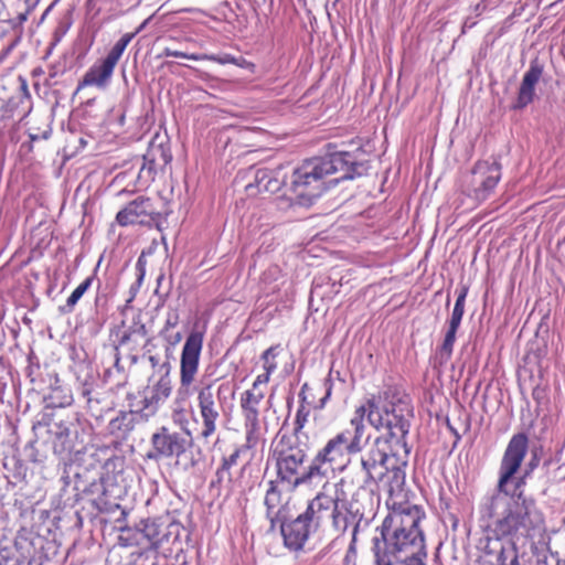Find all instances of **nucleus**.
Here are the masks:
<instances>
[{
    "label": "nucleus",
    "instance_id": "49530a36",
    "mask_svg": "<svg viewBox=\"0 0 565 565\" xmlns=\"http://www.w3.org/2000/svg\"><path fill=\"white\" fill-rule=\"evenodd\" d=\"M356 556V543L354 544V553H350L349 550L347 551V554H345V557H344V562H345V565H349V563L354 559Z\"/></svg>",
    "mask_w": 565,
    "mask_h": 565
},
{
    "label": "nucleus",
    "instance_id": "1a4fd4ad",
    "mask_svg": "<svg viewBox=\"0 0 565 565\" xmlns=\"http://www.w3.org/2000/svg\"><path fill=\"white\" fill-rule=\"evenodd\" d=\"M358 494L359 491L353 494V500L350 502L341 498L330 514L332 527L339 534H344L349 526H353L349 544L350 553H354V544L358 541L359 531L369 525V520L364 518V510L354 501Z\"/></svg>",
    "mask_w": 565,
    "mask_h": 565
},
{
    "label": "nucleus",
    "instance_id": "4468645a",
    "mask_svg": "<svg viewBox=\"0 0 565 565\" xmlns=\"http://www.w3.org/2000/svg\"><path fill=\"white\" fill-rule=\"evenodd\" d=\"M159 216L160 212L152 199L139 195L117 213L116 221L121 226L143 225L156 221Z\"/></svg>",
    "mask_w": 565,
    "mask_h": 565
},
{
    "label": "nucleus",
    "instance_id": "09e8293b",
    "mask_svg": "<svg viewBox=\"0 0 565 565\" xmlns=\"http://www.w3.org/2000/svg\"><path fill=\"white\" fill-rule=\"evenodd\" d=\"M551 559L555 561L556 565H565V559H561L557 555L551 554Z\"/></svg>",
    "mask_w": 565,
    "mask_h": 565
},
{
    "label": "nucleus",
    "instance_id": "b1692460",
    "mask_svg": "<svg viewBox=\"0 0 565 565\" xmlns=\"http://www.w3.org/2000/svg\"><path fill=\"white\" fill-rule=\"evenodd\" d=\"M73 396L70 390L55 386L52 387L51 392L45 396V403L47 407H66L72 404Z\"/></svg>",
    "mask_w": 565,
    "mask_h": 565
},
{
    "label": "nucleus",
    "instance_id": "c756f323",
    "mask_svg": "<svg viewBox=\"0 0 565 565\" xmlns=\"http://www.w3.org/2000/svg\"><path fill=\"white\" fill-rule=\"evenodd\" d=\"M142 533L152 546L158 547L163 543V535H161L159 526L153 521H148L143 525Z\"/></svg>",
    "mask_w": 565,
    "mask_h": 565
},
{
    "label": "nucleus",
    "instance_id": "ddd939ff",
    "mask_svg": "<svg viewBox=\"0 0 565 565\" xmlns=\"http://www.w3.org/2000/svg\"><path fill=\"white\" fill-rule=\"evenodd\" d=\"M47 434L52 444L53 454L61 460L72 459L73 454H78L77 429L72 419L52 422L47 425Z\"/></svg>",
    "mask_w": 565,
    "mask_h": 565
},
{
    "label": "nucleus",
    "instance_id": "39448f33",
    "mask_svg": "<svg viewBox=\"0 0 565 565\" xmlns=\"http://www.w3.org/2000/svg\"><path fill=\"white\" fill-rule=\"evenodd\" d=\"M388 436L374 439L372 446L360 457L359 489L372 486L383 487L390 494L402 489L405 483L404 467L407 463V452L396 445L388 430Z\"/></svg>",
    "mask_w": 565,
    "mask_h": 565
},
{
    "label": "nucleus",
    "instance_id": "c03bdc74",
    "mask_svg": "<svg viewBox=\"0 0 565 565\" xmlns=\"http://www.w3.org/2000/svg\"><path fill=\"white\" fill-rule=\"evenodd\" d=\"M93 279H94L93 276H89L77 286V288L82 291V294H85L89 289V287L92 286Z\"/></svg>",
    "mask_w": 565,
    "mask_h": 565
},
{
    "label": "nucleus",
    "instance_id": "473e14b6",
    "mask_svg": "<svg viewBox=\"0 0 565 565\" xmlns=\"http://www.w3.org/2000/svg\"><path fill=\"white\" fill-rule=\"evenodd\" d=\"M270 375H271V373H268V372H265L263 374L257 375L255 381H254V383H253V385H252V388L245 391L244 393H252V392H254L255 394H260L262 395V401H263L264 397H265V393L259 388V386L267 384L269 379H270Z\"/></svg>",
    "mask_w": 565,
    "mask_h": 565
},
{
    "label": "nucleus",
    "instance_id": "0eeeda50",
    "mask_svg": "<svg viewBox=\"0 0 565 565\" xmlns=\"http://www.w3.org/2000/svg\"><path fill=\"white\" fill-rule=\"evenodd\" d=\"M134 38L135 33L124 34L115 43L106 57L95 62L87 70L79 82L77 89L88 86L96 87L98 89H106L110 84L116 65Z\"/></svg>",
    "mask_w": 565,
    "mask_h": 565
},
{
    "label": "nucleus",
    "instance_id": "a878e982",
    "mask_svg": "<svg viewBox=\"0 0 565 565\" xmlns=\"http://www.w3.org/2000/svg\"><path fill=\"white\" fill-rule=\"evenodd\" d=\"M132 416L129 413H120L108 424L110 434L124 436L132 429Z\"/></svg>",
    "mask_w": 565,
    "mask_h": 565
},
{
    "label": "nucleus",
    "instance_id": "bb28decb",
    "mask_svg": "<svg viewBox=\"0 0 565 565\" xmlns=\"http://www.w3.org/2000/svg\"><path fill=\"white\" fill-rule=\"evenodd\" d=\"M458 328H459V326H452V324L448 323V329L446 331L445 339H444L443 344L440 345L439 352H438L441 363L447 362L452 354L454 344L456 341V333H457Z\"/></svg>",
    "mask_w": 565,
    "mask_h": 565
},
{
    "label": "nucleus",
    "instance_id": "7ed1b4c3",
    "mask_svg": "<svg viewBox=\"0 0 565 565\" xmlns=\"http://www.w3.org/2000/svg\"><path fill=\"white\" fill-rule=\"evenodd\" d=\"M425 512L415 504L405 503L392 511L372 539L376 565H425L427 557L420 522Z\"/></svg>",
    "mask_w": 565,
    "mask_h": 565
},
{
    "label": "nucleus",
    "instance_id": "79ce46f5",
    "mask_svg": "<svg viewBox=\"0 0 565 565\" xmlns=\"http://www.w3.org/2000/svg\"><path fill=\"white\" fill-rule=\"evenodd\" d=\"M81 395L86 399L87 404H90L93 398H92V392H93V386L92 384H88V383H83L82 384V387H81Z\"/></svg>",
    "mask_w": 565,
    "mask_h": 565
},
{
    "label": "nucleus",
    "instance_id": "cd10ccee",
    "mask_svg": "<svg viewBox=\"0 0 565 565\" xmlns=\"http://www.w3.org/2000/svg\"><path fill=\"white\" fill-rule=\"evenodd\" d=\"M231 467L221 462L220 467L216 469L214 478L210 482L211 489H216L220 492L223 488L230 487L232 483V473Z\"/></svg>",
    "mask_w": 565,
    "mask_h": 565
},
{
    "label": "nucleus",
    "instance_id": "6e6552de",
    "mask_svg": "<svg viewBox=\"0 0 565 565\" xmlns=\"http://www.w3.org/2000/svg\"><path fill=\"white\" fill-rule=\"evenodd\" d=\"M214 382L204 383L198 390V407L201 418V438L207 440L217 429V422L221 417V405L216 402L215 394L218 399L223 392L227 391L228 385L223 383L218 385L216 392L213 390Z\"/></svg>",
    "mask_w": 565,
    "mask_h": 565
},
{
    "label": "nucleus",
    "instance_id": "2f4dec72",
    "mask_svg": "<svg viewBox=\"0 0 565 565\" xmlns=\"http://www.w3.org/2000/svg\"><path fill=\"white\" fill-rule=\"evenodd\" d=\"M180 322V315L178 309H169L167 312L166 321L163 328L160 331V334H164L169 332L171 329L175 328Z\"/></svg>",
    "mask_w": 565,
    "mask_h": 565
},
{
    "label": "nucleus",
    "instance_id": "7c9ffc66",
    "mask_svg": "<svg viewBox=\"0 0 565 565\" xmlns=\"http://www.w3.org/2000/svg\"><path fill=\"white\" fill-rule=\"evenodd\" d=\"M160 57H180V58H188L192 61H204L203 54H196V53H185L177 50H172L170 47L163 49L162 53L160 54Z\"/></svg>",
    "mask_w": 565,
    "mask_h": 565
},
{
    "label": "nucleus",
    "instance_id": "6ab92c4d",
    "mask_svg": "<svg viewBox=\"0 0 565 565\" xmlns=\"http://www.w3.org/2000/svg\"><path fill=\"white\" fill-rule=\"evenodd\" d=\"M544 67L537 60L531 61L529 70L523 75L514 109H523L533 102L535 85L541 79Z\"/></svg>",
    "mask_w": 565,
    "mask_h": 565
},
{
    "label": "nucleus",
    "instance_id": "aec40b11",
    "mask_svg": "<svg viewBox=\"0 0 565 565\" xmlns=\"http://www.w3.org/2000/svg\"><path fill=\"white\" fill-rule=\"evenodd\" d=\"M341 500L340 494L335 491L334 494L330 493L327 483L322 487L321 491L308 503L305 513L319 526L324 513L334 510V505Z\"/></svg>",
    "mask_w": 565,
    "mask_h": 565
},
{
    "label": "nucleus",
    "instance_id": "3c124183",
    "mask_svg": "<svg viewBox=\"0 0 565 565\" xmlns=\"http://www.w3.org/2000/svg\"><path fill=\"white\" fill-rule=\"evenodd\" d=\"M128 340H129V334H124V335L120 338L119 343L122 345V344H125Z\"/></svg>",
    "mask_w": 565,
    "mask_h": 565
},
{
    "label": "nucleus",
    "instance_id": "f8f14e48",
    "mask_svg": "<svg viewBox=\"0 0 565 565\" xmlns=\"http://www.w3.org/2000/svg\"><path fill=\"white\" fill-rule=\"evenodd\" d=\"M501 179V166L497 161H478L472 170L468 194L478 203L493 192Z\"/></svg>",
    "mask_w": 565,
    "mask_h": 565
},
{
    "label": "nucleus",
    "instance_id": "a211bd4d",
    "mask_svg": "<svg viewBox=\"0 0 565 565\" xmlns=\"http://www.w3.org/2000/svg\"><path fill=\"white\" fill-rule=\"evenodd\" d=\"M152 447L158 457L172 458L180 457L186 451L190 445V438L180 433H172L166 427H161L151 437Z\"/></svg>",
    "mask_w": 565,
    "mask_h": 565
},
{
    "label": "nucleus",
    "instance_id": "58836bf2",
    "mask_svg": "<svg viewBox=\"0 0 565 565\" xmlns=\"http://www.w3.org/2000/svg\"><path fill=\"white\" fill-rule=\"evenodd\" d=\"M164 341L170 345V347H175L178 343H180V341L182 340V333L181 332H175V333H164V334H160Z\"/></svg>",
    "mask_w": 565,
    "mask_h": 565
},
{
    "label": "nucleus",
    "instance_id": "e433bc0d",
    "mask_svg": "<svg viewBox=\"0 0 565 565\" xmlns=\"http://www.w3.org/2000/svg\"><path fill=\"white\" fill-rule=\"evenodd\" d=\"M243 448H245V447L244 446L243 447H238L230 456L223 457L222 462L225 463L226 466L231 467V468L236 466L237 465V460H238V458L241 456V451H242Z\"/></svg>",
    "mask_w": 565,
    "mask_h": 565
},
{
    "label": "nucleus",
    "instance_id": "f257e3e1",
    "mask_svg": "<svg viewBox=\"0 0 565 565\" xmlns=\"http://www.w3.org/2000/svg\"><path fill=\"white\" fill-rule=\"evenodd\" d=\"M413 416L409 397L399 387L385 385L355 409L348 428L337 433L317 451L311 459V473L321 481L345 470L350 462L349 455L361 452L366 444L365 417L377 431L388 430L396 438V445L407 452L406 437Z\"/></svg>",
    "mask_w": 565,
    "mask_h": 565
},
{
    "label": "nucleus",
    "instance_id": "72a5a7b5",
    "mask_svg": "<svg viewBox=\"0 0 565 565\" xmlns=\"http://www.w3.org/2000/svg\"><path fill=\"white\" fill-rule=\"evenodd\" d=\"M203 56H205L204 61L216 62L221 65L237 63V58L231 54H224L222 56L215 54H203Z\"/></svg>",
    "mask_w": 565,
    "mask_h": 565
},
{
    "label": "nucleus",
    "instance_id": "ea45409f",
    "mask_svg": "<svg viewBox=\"0 0 565 565\" xmlns=\"http://www.w3.org/2000/svg\"><path fill=\"white\" fill-rule=\"evenodd\" d=\"M331 375H332V372L329 373V376L324 381V386H326V395L321 398L320 401V407H323L324 404L327 403V401L330 398L331 396V393H332V379H331Z\"/></svg>",
    "mask_w": 565,
    "mask_h": 565
},
{
    "label": "nucleus",
    "instance_id": "4c0bfd02",
    "mask_svg": "<svg viewBox=\"0 0 565 565\" xmlns=\"http://www.w3.org/2000/svg\"><path fill=\"white\" fill-rule=\"evenodd\" d=\"M529 473H530V471L524 473L522 477H518L515 479H514V477L512 478V480L510 482H512L514 480V487H513L512 491L510 490V493L519 492L521 494H525L524 490H523V486L525 484V479H526Z\"/></svg>",
    "mask_w": 565,
    "mask_h": 565
},
{
    "label": "nucleus",
    "instance_id": "603ef678",
    "mask_svg": "<svg viewBox=\"0 0 565 565\" xmlns=\"http://www.w3.org/2000/svg\"><path fill=\"white\" fill-rule=\"evenodd\" d=\"M537 564H539V565H547V557H546V556H544V559H542V561H541V559H539Z\"/></svg>",
    "mask_w": 565,
    "mask_h": 565
},
{
    "label": "nucleus",
    "instance_id": "f03ea898",
    "mask_svg": "<svg viewBox=\"0 0 565 565\" xmlns=\"http://www.w3.org/2000/svg\"><path fill=\"white\" fill-rule=\"evenodd\" d=\"M527 449L526 434L518 433L511 437L500 461L495 492L482 504V512L492 519L494 534L509 541L508 546L500 545L497 565H520L518 546L544 532V515L536 501L519 492L510 493L509 489Z\"/></svg>",
    "mask_w": 565,
    "mask_h": 565
},
{
    "label": "nucleus",
    "instance_id": "4be33fe9",
    "mask_svg": "<svg viewBox=\"0 0 565 565\" xmlns=\"http://www.w3.org/2000/svg\"><path fill=\"white\" fill-rule=\"evenodd\" d=\"M254 180L255 183H250L246 186L249 194L254 193V188H256L258 192H268L274 194L284 185L285 175L280 168L275 170L260 168L256 170Z\"/></svg>",
    "mask_w": 565,
    "mask_h": 565
},
{
    "label": "nucleus",
    "instance_id": "20e7f679",
    "mask_svg": "<svg viewBox=\"0 0 565 565\" xmlns=\"http://www.w3.org/2000/svg\"><path fill=\"white\" fill-rule=\"evenodd\" d=\"M369 167L358 161L353 153L338 151L305 160L291 175L290 190L299 204L310 205L326 190V178L335 175L333 183L352 180L366 173Z\"/></svg>",
    "mask_w": 565,
    "mask_h": 565
},
{
    "label": "nucleus",
    "instance_id": "37998d69",
    "mask_svg": "<svg viewBox=\"0 0 565 565\" xmlns=\"http://www.w3.org/2000/svg\"><path fill=\"white\" fill-rule=\"evenodd\" d=\"M148 361L151 364L152 369H154V370L158 369L159 373L162 374V372L160 371V365H162L164 362L161 363L159 356H157V355H149Z\"/></svg>",
    "mask_w": 565,
    "mask_h": 565
},
{
    "label": "nucleus",
    "instance_id": "393cba45",
    "mask_svg": "<svg viewBox=\"0 0 565 565\" xmlns=\"http://www.w3.org/2000/svg\"><path fill=\"white\" fill-rule=\"evenodd\" d=\"M468 290H469L468 287L465 285L459 287L456 290L457 299H456L450 319L448 321L449 324L460 326L463 313H465V303H466Z\"/></svg>",
    "mask_w": 565,
    "mask_h": 565
},
{
    "label": "nucleus",
    "instance_id": "9d476101",
    "mask_svg": "<svg viewBox=\"0 0 565 565\" xmlns=\"http://www.w3.org/2000/svg\"><path fill=\"white\" fill-rule=\"evenodd\" d=\"M262 395L252 393H242L239 398V407L244 422L246 449L255 448L264 439L267 431L266 423L260 419L259 405Z\"/></svg>",
    "mask_w": 565,
    "mask_h": 565
},
{
    "label": "nucleus",
    "instance_id": "c85d7f7f",
    "mask_svg": "<svg viewBox=\"0 0 565 565\" xmlns=\"http://www.w3.org/2000/svg\"><path fill=\"white\" fill-rule=\"evenodd\" d=\"M280 352V345H271L267 350H265L260 356L263 361V369L265 372L274 373L277 369L276 358Z\"/></svg>",
    "mask_w": 565,
    "mask_h": 565
},
{
    "label": "nucleus",
    "instance_id": "de8ad7c7",
    "mask_svg": "<svg viewBox=\"0 0 565 565\" xmlns=\"http://www.w3.org/2000/svg\"><path fill=\"white\" fill-rule=\"evenodd\" d=\"M237 58V63H235V65L237 66H241V67H249V66H254L252 63L247 62L245 58L243 57H236Z\"/></svg>",
    "mask_w": 565,
    "mask_h": 565
},
{
    "label": "nucleus",
    "instance_id": "412c9836",
    "mask_svg": "<svg viewBox=\"0 0 565 565\" xmlns=\"http://www.w3.org/2000/svg\"><path fill=\"white\" fill-rule=\"evenodd\" d=\"M254 180L255 183H250L246 186L249 194L254 193V188H256L258 192H268L274 194L284 185L285 175L280 168L275 170L260 168L256 170Z\"/></svg>",
    "mask_w": 565,
    "mask_h": 565
},
{
    "label": "nucleus",
    "instance_id": "c9c22d12",
    "mask_svg": "<svg viewBox=\"0 0 565 565\" xmlns=\"http://www.w3.org/2000/svg\"><path fill=\"white\" fill-rule=\"evenodd\" d=\"M309 412L305 409V407H300L297 411L296 418H295V433H300L301 429L305 427L307 419H308Z\"/></svg>",
    "mask_w": 565,
    "mask_h": 565
},
{
    "label": "nucleus",
    "instance_id": "a19ab883",
    "mask_svg": "<svg viewBox=\"0 0 565 565\" xmlns=\"http://www.w3.org/2000/svg\"><path fill=\"white\" fill-rule=\"evenodd\" d=\"M146 260H145V257L143 255H141L138 260H137V264H136V268L138 270V284L140 285L143 277H145V273H146Z\"/></svg>",
    "mask_w": 565,
    "mask_h": 565
},
{
    "label": "nucleus",
    "instance_id": "dca6fc26",
    "mask_svg": "<svg viewBox=\"0 0 565 565\" xmlns=\"http://www.w3.org/2000/svg\"><path fill=\"white\" fill-rule=\"evenodd\" d=\"M170 363L166 361L162 365H160V371L162 375H160L157 383L151 386L145 394L142 399V407L140 409L142 416L150 417L153 416L160 406L169 398L172 392V382L170 377Z\"/></svg>",
    "mask_w": 565,
    "mask_h": 565
},
{
    "label": "nucleus",
    "instance_id": "f704fd0d",
    "mask_svg": "<svg viewBox=\"0 0 565 565\" xmlns=\"http://www.w3.org/2000/svg\"><path fill=\"white\" fill-rule=\"evenodd\" d=\"M83 295L84 294H82V291L76 287L75 290L67 298L66 303L62 307V311L67 313L72 312L75 305L83 297Z\"/></svg>",
    "mask_w": 565,
    "mask_h": 565
},
{
    "label": "nucleus",
    "instance_id": "f3484780",
    "mask_svg": "<svg viewBox=\"0 0 565 565\" xmlns=\"http://www.w3.org/2000/svg\"><path fill=\"white\" fill-rule=\"evenodd\" d=\"M171 161V154L162 145H150L142 157L137 181L140 186H148L154 181L160 169Z\"/></svg>",
    "mask_w": 565,
    "mask_h": 565
},
{
    "label": "nucleus",
    "instance_id": "2eb2a0df",
    "mask_svg": "<svg viewBox=\"0 0 565 565\" xmlns=\"http://www.w3.org/2000/svg\"><path fill=\"white\" fill-rule=\"evenodd\" d=\"M278 522L280 523L285 545L292 551L301 550L310 534L318 527L305 512L291 521H287L285 516Z\"/></svg>",
    "mask_w": 565,
    "mask_h": 565
},
{
    "label": "nucleus",
    "instance_id": "8fccbe9b",
    "mask_svg": "<svg viewBox=\"0 0 565 565\" xmlns=\"http://www.w3.org/2000/svg\"><path fill=\"white\" fill-rule=\"evenodd\" d=\"M149 20H150V18H149V19H147V20H145V21H143L139 26H138V29L134 32V33H135V36H136L139 32H141V31L145 29V26L147 25V23L149 22Z\"/></svg>",
    "mask_w": 565,
    "mask_h": 565
},
{
    "label": "nucleus",
    "instance_id": "9b49d317",
    "mask_svg": "<svg viewBox=\"0 0 565 565\" xmlns=\"http://www.w3.org/2000/svg\"><path fill=\"white\" fill-rule=\"evenodd\" d=\"M204 330L193 328L185 338L180 356V385L189 388L195 381L203 349Z\"/></svg>",
    "mask_w": 565,
    "mask_h": 565
},
{
    "label": "nucleus",
    "instance_id": "5701e85b",
    "mask_svg": "<svg viewBox=\"0 0 565 565\" xmlns=\"http://www.w3.org/2000/svg\"><path fill=\"white\" fill-rule=\"evenodd\" d=\"M264 503L267 510V518L273 524L286 516L287 502L284 501L282 492L275 481L268 482Z\"/></svg>",
    "mask_w": 565,
    "mask_h": 565
},
{
    "label": "nucleus",
    "instance_id": "423d86ee",
    "mask_svg": "<svg viewBox=\"0 0 565 565\" xmlns=\"http://www.w3.org/2000/svg\"><path fill=\"white\" fill-rule=\"evenodd\" d=\"M307 447L301 445L297 435H282L274 448L277 476L292 489L311 484L316 475L311 473V461L306 466Z\"/></svg>",
    "mask_w": 565,
    "mask_h": 565
},
{
    "label": "nucleus",
    "instance_id": "864d4df0",
    "mask_svg": "<svg viewBox=\"0 0 565 565\" xmlns=\"http://www.w3.org/2000/svg\"><path fill=\"white\" fill-rule=\"evenodd\" d=\"M35 0H25V3L28 6V9H30L32 7V4L34 3Z\"/></svg>",
    "mask_w": 565,
    "mask_h": 565
},
{
    "label": "nucleus",
    "instance_id": "a18cd8bd",
    "mask_svg": "<svg viewBox=\"0 0 565 565\" xmlns=\"http://www.w3.org/2000/svg\"><path fill=\"white\" fill-rule=\"evenodd\" d=\"M39 1H40V0H35V1H34V3L32 4V7H31L30 9H28L24 13H20V14H19V21H20V22H24V21H26L29 13H30V12H31L35 7H36V4H38V2H39Z\"/></svg>",
    "mask_w": 565,
    "mask_h": 565
}]
</instances>
